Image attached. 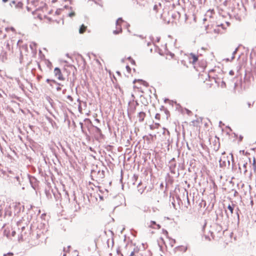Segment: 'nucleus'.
Segmentation results:
<instances>
[{
	"instance_id": "0eeeda50",
	"label": "nucleus",
	"mask_w": 256,
	"mask_h": 256,
	"mask_svg": "<svg viewBox=\"0 0 256 256\" xmlns=\"http://www.w3.org/2000/svg\"><path fill=\"white\" fill-rule=\"evenodd\" d=\"M94 132L96 134V140H98L102 136L101 130L98 127H95L94 128Z\"/></svg>"
},
{
	"instance_id": "6ab92c4d",
	"label": "nucleus",
	"mask_w": 256,
	"mask_h": 256,
	"mask_svg": "<svg viewBox=\"0 0 256 256\" xmlns=\"http://www.w3.org/2000/svg\"><path fill=\"white\" fill-rule=\"evenodd\" d=\"M154 10L155 11L156 13L158 12V6L155 4L154 6Z\"/></svg>"
},
{
	"instance_id": "423d86ee",
	"label": "nucleus",
	"mask_w": 256,
	"mask_h": 256,
	"mask_svg": "<svg viewBox=\"0 0 256 256\" xmlns=\"http://www.w3.org/2000/svg\"><path fill=\"white\" fill-rule=\"evenodd\" d=\"M239 169L241 172H243V173L244 174H246V172H248L247 170V165L248 164L246 162H242L240 163H239Z\"/></svg>"
},
{
	"instance_id": "c9c22d12",
	"label": "nucleus",
	"mask_w": 256,
	"mask_h": 256,
	"mask_svg": "<svg viewBox=\"0 0 256 256\" xmlns=\"http://www.w3.org/2000/svg\"><path fill=\"white\" fill-rule=\"evenodd\" d=\"M14 234H15V232H14L12 236H14Z\"/></svg>"
},
{
	"instance_id": "4be33fe9",
	"label": "nucleus",
	"mask_w": 256,
	"mask_h": 256,
	"mask_svg": "<svg viewBox=\"0 0 256 256\" xmlns=\"http://www.w3.org/2000/svg\"><path fill=\"white\" fill-rule=\"evenodd\" d=\"M126 68L127 70H128V72H130V70H131V68H130L128 66H126Z\"/></svg>"
},
{
	"instance_id": "2f4dec72",
	"label": "nucleus",
	"mask_w": 256,
	"mask_h": 256,
	"mask_svg": "<svg viewBox=\"0 0 256 256\" xmlns=\"http://www.w3.org/2000/svg\"><path fill=\"white\" fill-rule=\"evenodd\" d=\"M167 64H168V65H170H170H172V64H170V62H168Z\"/></svg>"
},
{
	"instance_id": "7ed1b4c3",
	"label": "nucleus",
	"mask_w": 256,
	"mask_h": 256,
	"mask_svg": "<svg viewBox=\"0 0 256 256\" xmlns=\"http://www.w3.org/2000/svg\"><path fill=\"white\" fill-rule=\"evenodd\" d=\"M124 22L122 18L118 19L116 22V30L114 31V33L116 34H119L122 32V28L121 24Z\"/></svg>"
},
{
	"instance_id": "a878e982",
	"label": "nucleus",
	"mask_w": 256,
	"mask_h": 256,
	"mask_svg": "<svg viewBox=\"0 0 256 256\" xmlns=\"http://www.w3.org/2000/svg\"><path fill=\"white\" fill-rule=\"evenodd\" d=\"M248 108H250L252 104L250 102H248Z\"/></svg>"
},
{
	"instance_id": "bb28decb",
	"label": "nucleus",
	"mask_w": 256,
	"mask_h": 256,
	"mask_svg": "<svg viewBox=\"0 0 256 256\" xmlns=\"http://www.w3.org/2000/svg\"><path fill=\"white\" fill-rule=\"evenodd\" d=\"M56 90H61V88L60 87H58L56 88Z\"/></svg>"
},
{
	"instance_id": "f257e3e1",
	"label": "nucleus",
	"mask_w": 256,
	"mask_h": 256,
	"mask_svg": "<svg viewBox=\"0 0 256 256\" xmlns=\"http://www.w3.org/2000/svg\"><path fill=\"white\" fill-rule=\"evenodd\" d=\"M198 82L206 90L214 88L216 80L214 78H210L206 72L201 74L198 76Z\"/></svg>"
},
{
	"instance_id": "473e14b6",
	"label": "nucleus",
	"mask_w": 256,
	"mask_h": 256,
	"mask_svg": "<svg viewBox=\"0 0 256 256\" xmlns=\"http://www.w3.org/2000/svg\"><path fill=\"white\" fill-rule=\"evenodd\" d=\"M12 2L13 4H15V2H14V1H13Z\"/></svg>"
},
{
	"instance_id": "9d476101",
	"label": "nucleus",
	"mask_w": 256,
	"mask_h": 256,
	"mask_svg": "<svg viewBox=\"0 0 256 256\" xmlns=\"http://www.w3.org/2000/svg\"><path fill=\"white\" fill-rule=\"evenodd\" d=\"M138 116V118L139 121L142 122L144 120L146 117V114L144 112H140Z\"/></svg>"
},
{
	"instance_id": "dca6fc26",
	"label": "nucleus",
	"mask_w": 256,
	"mask_h": 256,
	"mask_svg": "<svg viewBox=\"0 0 256 256\" xmlns=\"http://www.w3.org/2000/svg\"><path fill=\"white\" fill-rule=\"evenodd\" d=\"M23 6V3L19 2H18V4L16 5V7L18 8H22Z\"/></svg>"
},
{
	"instance_id": "a211bd4d",
	"label": "nucleus",
	"mask_w": 256,
	"mask_h": 256,
	"mask_svg": "<svg viewBox=\"0 0 256 256\" xmlns=\"http://www.w3.org/2000/svg\"><path fill=\"white\" fill-rule=\"evenodd\" d=\"M155 118L158 120H160V115L159 114H156L155 115Z\"/></svg>"
},
{
	"instance_id": "aec40b11",
	"label": "nucleus",
	"mask_w": 256,
	"mask_h": 256,
	"mask_svg": "<svg viewBox=\"0 0 256 256\" xmlns=\"http://www.w3.org/2000/svg\"><path fill=\"white\" fill-rule=\"evenodd\" d=\"M67 98L70 101V102H72L73 100V99H72V98L70 96H67Z\"/></svg>"
},
{
	"instance_id": "ddd939ff",
	"label": "nucleus",
	"mask_w": 256,
	"mask_h": 256,
	"mask_svg": "<svg viewBox=\"0 0 256 256\" xmlns=\"http://www.w3.org/2000/svg\"><path fill=\"white\" fill-rule=\"evenodd\" d=\"M128 246L126 247V250L124 251V254L126 255V256H133L134 255V251H131L130 254H128Z\"/></svg>"
},
{
	"instance_id": "5701e85b",
	"label": "nucleus",
	"mask_w": 256,
	"mask_h": 256,
	"mask_svg": "<svg viewBox=\"0 0 256 256\" xmlns=\"http://www.w3.org/2000/svg\"><path fill=\"white\" fill-rule=\"evenodd\" d=\"M256 160H255V158H254V160H253V165L254 166V168H256Z\"/></svg>"
},
{
	"instance_id": "1a4fd4ad",
	"label": "nucleus",
	"mask_w": 256,
	"mask_h": 256,
	"mask_svg": "<svg viewBox=\"0 0 256 256\" xmlns=\"http://www.w3.org/2000/svg\"><path fill=\"white\" fill-rule=\"evenodd\" d=\"M166 59L168 60H172L174 62H178V60L176 58V56L174 54H171L170 56H166Z\"/></svg>"
},
{
	"instance_id": "b1692460",
	"label": "nucleus",
	"mask_w": 256,
	"mask_h": 256,
	"mask_svg": "<svg viewBox=\"0 0 256 256\" xmlns=\"http://www.w3.org/2000/svg\"><path fill=\"white\" fill-rule=\"evenodd\" d=\"M163 233L166 236H168V232L166 230H163Z\"/></svg>"
},
{
	"instance_id": "72a5a7b5",
	"label": "nucleus",
	"mask_w": 256,
	"mask_h": 256,
	"mask_svg": "<svg viewBox=\"0 0 256 256\" xmlns=\"http://www.w3.org/2000/svg\"><path fill=\"white\" fill-rule=\"evenodd\" d=\"M14 234H15V232H14L12 236H14Z\"/></svg>"
},
{
	"instance_id": "f704fd0d",
	"label": "nucleus",
	"mask_w": 256,
	"mask_h": 256,
	"mask_svg": "<svg viewBox=\"0 0 256 256\" xmlns=\"http://www.w3.org/2000/svg\"><path fill=\"white\" fill-rule=\"evenodd\" d=\"M14 234H15V232H14L12 236H14Z\"/></svg>"
},
{
	"instance_id": "39448f33",
	"label": "nucleus",
	"mask_w": 256,
	"mask_h": 256,
	"mask_svg": "<svg viewBox=\"0 0 256 256\" xmlns=\"http://www.w3.org/2000/svg\"><path fill=\"white\" fill-rule=\"evenodd\" d=\"M54 76L60 80H64V78L60 70L58 68H56L54 70Z\"/></svg>"
},
{
	"instance_id": "20e7f679",
	"label": "nucleus",
	"mask_w": 256,
	"mask_h": 256,
	"mask_svg": "<svg viewBox=\"0 0 256 256\" xmlns=\"http://www.w3.org/2000/svg\"><path fill=\"white\" fill-rule=\"evenodd\" d=\"M188 60L190 63L194 65L198 60L199 56L194 53H190L188 55Z\"/></svg>"
},
{
	"instance_id": "393cba45",
	"label": "nucleus",
	"mask_w": 256,
	"mask_h": 256,
	"mask_svg": "<svg viewBox=\"0 0 256 256\" xmlns=\"http://www.w3.org/2000/svg\"><path fill=\"white\" fill-rule=\"evenodd\" d=\"M74 12H72V13H70V16H74Z\"/></svg>"
},
{
	"instance_id": "412c9836",
	"label": "nucleus",
	"mask_w": 256,
	"mask_h": 256,
	"mask_svg": "<svg viewBox=\"0 0 256 256\" xmlns=\"http://www.w3.org/2000/svg\"><path fill=\"white\" fill-rule=\"evenodd\" d=\"M13 255L12 253H8L7 254H4V256H12Z\"/></svg>"
},
{
	"instance_id": "f3484780",
	"label": "nucleus",
	"mask_w": 256,
	"mask_h": 256,
	"mask_svg": "<svg viewBox=\"0 0 256 256\" xmlns=\"http://www.w3.org/2000/svg\"><path fill=\"white\" fill-rule=\"evenodd\" d=\"M202 68H205L206 66V61H202Z\"/></svg>"
},
{
	"instance_id": "f8f14e48",
	"label": "nucleus",
	"mask_w": 256,
	"mask_h": 256,
	"mask_svg": "<svg viewBox=\"0 0 256 256\" xmlns=\"http://www.w3.org/2000/svg\"><path fill=\"white\" fill-rule=\"evenodd\" d=\"M86 29H87V26H84V24H82L79 29L80 34H84V32H86Z\"/></svg>"
},
{
	"instance_id": "7c9ffc66",
	"label": "nucleus",
	"mask_w": 256,
	"mask_h": 256,
	"mask_svg": "<svg viewBox=\"0 0 256 256\" xmlns=\"http://www.w3.org/2000/svg\"><path fill=\"white\" fill-rule=\"evenodd\" d=\"M50 81V79H47L46 80L47 82H49Z\"/></svg>"
},
{
	"instance_id": "9b49d317",
	"label": "nucleus",
	"mask_w": 256,
	"mask_h": 256,
	"mask_svg": "<svg viewBox=\"0 0 256 256\" xmlns=\"http://www.w3.org/2000/svg\"><path fill=\"white\" fill-rule=\"evenodd\" d=\"M156 135H152V134H149L148 136H146V140L149 141L150 142H153L154 139L156 138Z\"/></svg>"
},
{
	"instance_id": "cd10ccee",
	"label": "nucleus",
	"mask_w": 256,
	"mask_h": 256,
	"mask_svg": "<svg viewBox=\"0 0 256 256\" xmlns=\"http://www.w3.org/2000/svg\"><path fill=\"white\" fill-rule=\"evenodd\" d=\"M78 108L79 109H81V106H80V103L79 104V105H78Z\"/></svg>"
},
{
	"instance_id": "c756f323",
	"label": "nucleus",
	"mask_w": 256,
	"mask_h": 256,
	"mask_svg": "<svg viewBox=\"0 0 256 256\" xmlns=\"http://www.w3.org/2000/svg\"><path fill=\"white\" fill-rule=\"evenodd\" d=\"M230 74H234V72L232 71H230Z\"/></svg>"
},
{
	"instance_id": "2eb2a0df",
	"label": "nucleus",
	"mask_w": 256,
	"mask_h": 256,
	"mask_svg": "<svg viewBox=\"0 0 256 256\" xmlns=\"http://www.w3.org/2000/svg\"><path fill=\"white\" fill-rule=\"evenodd\" d=\"M0 56L2 58V60H6L7 58L6 52H2Z\"/></svg>"
},
{
	"instance_id": "6e6552de",
	"label": "nucleus",
	"mask_w": 256,
	"mask_h": 256,
	"mask_svg": "<svg viewBox=\"0 0 256 256\" xmlns=\"http://www.w3.org/2000/svg\"><path fill=\"white\" fill-rule=\"evenodd\" d=\"M150 226L153 228H158L160 229V224H158L154 221H151L150 222Z\"/></svg>"
},
{
	"instance_id": "4468645a",
	"label": "nucleus",
	"mask_w": 256,
	"mask_h": 256,
	"mask_svg": "<svg viewBox=\"0 0 256 256\" xmlns=\"http://www.w3.org/2000/svg\"><path fill=\"white\" fill-rule=\"evenodd\" d=\"M234 205H228V210L230 211V214H232L233 213V210L234 208Z\"/></svg>"
},
{
	"instance_id": "c85d7f7f",
	"label": "nucleus",
	"mask_w": 256,
	"mask_h": 256,
	"mask_svg": "<svg viewBox=\"0 0 256 256\" xmlns=\"http://www.w3.org/2000/svg\"><path fill=\"white\" fill-rule=\"evenodd\" d=\"M4 2H6L8 1V0H2Z\"/></svg>"
},
{
	"instance_id": "f03ea898",
	"label": "nucleus",
	"mask_w": 256,
	"mask_h": 256,
	"mask_svg": "<svg viewBox=\"0 0 256 256\" xmlns=\"http://www.w3.org/2000/svg\"><path fill=\"white\" fill-rule=\"evenodd\" d=\"M133 83L134 84V88H137L138 89L142 88V86L148 87L149 86L148 82L140 79L134 80L133 81Z\"/></svg>"
}]
</instances>
